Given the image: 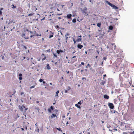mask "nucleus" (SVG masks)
I'll return each instance as SVG.
<instances>
[{
  "mask_svg": "<svg viewBox=\"0 0 134 134\" xmlns=\"http://www.w3.org/2000/svg\"><path fill=\"white\" fill-rule=\"evenodd\" d=\"M30 33L31 34L32 32L31 31H29L28 30H26V31H24L22 35V36L24 37L25 39H27L29 38V34Z\"/></svg>",
  "mask_w": 134,
  "mask_h": 134,
  "instance_id": "obj_1",
  "label": "nucleus"
},
{
  "mask_svg": "<svg viewBox=\"0 0 134 134\" xmlns=\"http://www.w3.org/2000/svg\"><path fill=\"white\" fill-rule=\"evenodd\" d=\"M105 2L107 3L109 5L111 6V7H112L113 8L115 9H118V8L115 6L114 5L111 3L110 2H109L108 1H105Z\"/></svg>",
  "mask_w": 134,
  "mask_h": 134,
  "instance_id": "obj_2",
  "label": "nucleus"
},
{
  "mask_svg": "<svg viewBox=\"0 0 134 134\" xmlns=\"http://www.w3.org/2000/svg\"><path fill=\"white\" fill-rule=\"evenodd\" d=\"M19 109L22 111H23V109L24 108L25 109V112L26 110H27L28 109L27 108H26L25 106H24L23 105H22V106L19 105Z\"/></svg>",
  "mask_w": 134,
  "mask_h": 134,
  "instance_id": "obj_3",
  "label": "nucleus"
},
{
  "mask_svg": "<svg viewBox=\"0 0 134 134\" xmlns=\"http://www.w3.org/2000/svg\"><path fill=\"white\" fill-rule=\"evenodd\" d=\"M41 34H38L36 33V31H35L34 32V35H31L30 36V37L31 38H32L33 36H41Z\"/></svg>",
  "mask_w": 134,
  "mask_h": 134,
  "instance_id": "obj_4",
  "label": "nucleus"
},
{
  "mask_svg": "<svg viewBox=\"0 0 134 134\" xmlns=\"http://www.w3.org/2000/svg\"><path fill=\"white\" fill-rule=\"evenodd\" d=\"M108 106L111 109H113L114 108V106L113 104L111 103H108Z\"/></svg>",
  "mask_w": 134,
  "mask_h": 134,
  "instance_id": "obj_5",
  "label": "nucleus"
},
{
  "mask_svg": "<svg viewBox=\"0 0 134 134\" xmlns=\"http://www.w3.org/2000/svg\"><path fill=\"white\" fill-rule=\"evenodd\" d=\"M77 59L76 57V56H74L72 57V58L71 59V62H72V63L76 62L77 61Z\"/></svg>",
  "mask_w": 134,
  "mask_h": 134,
  "instance_id": "obj_6",
  "label": "nucleus"
},
{
  "mask_svg": "<svg viewBox=\"0 0 134 134\" xmlns=\"http://www.w3.org/2000/svg\"><path fill=\"white\" fill-rule=\"evenodd\" d=\"M87 8L86 7H85L84 9L82 10V13L85 14H87L86 11L87 10Z\"/></svg>",
  "mask_w": 134,
  "mask_h": 134,
  "instance_id": "obj_7",
  "label": "nucleus"
},
{
  "mask_svg": "<svg viewBox=\"0 0 134 134\" xmlns=\"http://www.w3.org/2000/svg\"><path fill=\"white\" fill-rule=\"evenodd\" d=\"M72 16V15L70 14H68L66 16H65V18H67L68 19H70Z\"/></svg>",
  "mask_w": 134,
  "mask_h": 134,
  "instance_id": "obj_8",
  "label": "nucleus"
},
{
  "mask_svg": "<svg viewBox=\"0 0 134 134\" xmlns=\"http://www.w3.org/2000/svg\"><path fill=\"white\" fill-rule=\"evenodd\" d=\"M77 47L80 49H81L83 47V46L82 45H81L80 44H78L77 45Z\"/></svg>",
  "mask_w": 134,
  "mask_h": 134,
  "instance_id": "obj_9",
  "label": "nucleus"
},
{
  "mask_svg": "<svg viewBox=\"0 0 134 134\" xmlns=\"http://www.w3.org/2000/svg\"><path fill=\"white\" fill-rule=\"evenodd\" d=\"M104 98L105 99H108L109 98V97L107 94H105L104 96Z\"/></svg>",
  "mask_w": 134,
  "mask_h": 134,
  "instance_id": "obj_10",
  "label": "nucleus"
},
{
  "mask_svg": "<svg viewBox=\"0 0 134 134\" xmlns=\"http://www.w3.org/2000/svg\"><path fill=\"white\" fill-rule=\"evenodd\" d=\"M125 72H122V73H121L119 75V77L120 78H122V76H124V75L125 74Z\"/></svg>",
  "mask_w": 134,
  "mask_h": 134,
  "instance_id": "obj_11",
  "label": "nucleus"
},
{
  "mask_svg": "<svg viewBox=\"0 0 134 134\" xmlns=\"http://www.w3.org/2000/svg\"><path fill=\"white\" fill-rule=\"evenodd\" d=\"M43 56L44 57V58L42 59V61L45 60L46 59V57L45 56L44 54L43 53L41 55V56L42 57Z\"/></svg>",
  "mask_w": 134,
  "mask_h": 134,
  "instance_id": "obj_12",
  "label": "nucleus"
},
{
  "mask_svg": "<svg viewBox=\"0 0 134 134\" xmlns=\"http://www.w3.org/2000/svg\"><path fill=\"white\" fill-rule=\"evenodd\" d=\"M79 38H78L76 41H77V42H79L81 41V35L80 36H79Z\"/></svg>",
  "mask_w": 134,
  "mask_h": 134,
  "instance_id": "obj_13",
  "label": "nucleus"
},
{
  "mask_svg": "<svg viewBox=\"0 0 134 134\" xmlns=\"http://www.w3.org/2000/svg\"><path fill=\"white\" fill-rule=\"evenodd\" d=\"M53 15V14L52 15L50 14V15L48 16V19L49 20H51L52 18V15Z\"/></svg>",
  "mask_w": 134,
  "mask_h": 134,
  "instance_id": "obj_14",
  "label": "nucleus"
},
{
  "mask_svg": "<svg viewBox=\"0 0 134 134\" xmlns=\"http://www.w3.org/2000/svg\"><path fill=\"white\" fill-rule=\"evenodd\" d=\"M19 79L20 80H21L22 79V78L21 76H22V74H20L19 75Z\"/></svg>",
  "mask_w": 134,
  "mask_h": 134,
  "instance_id": "obj_15",
  "label": "nucleus"
},
{
  "mask_svg": "<svg viewBox=\"0 0 134 134\" xmlns=\"http://www.w3.org/2000/svg\"><path fill=\"white\" fill-rule=\"evenodd\" d=\"M56 116V115L55 114H52L51 116V118H53V117H55Z\"/></svg>",
  "mask_w": 134,
  "mask_h": 134,
  "instance_id": "obj_16",
  "label": "nucleus"
},
{
  "mask_svg": "<svg viewBox=\"0 0 134 134\" xmlns=\"http://www.w3.org/2000/svg\"><path fill=\"white\" fill-rule=\"evenodd\" d=\"M47 69L48 70H49L51 69V67L48 64L47 65Z\"/></svg>",
  "mask_w": 134,
  "mask_h": 134,
  "instance_id": "obj_17",
  "label": "nucleus"
},
{
  "mask_svg": "<svg viewBox=\"0 0 134 134\" xmlns=\"http://www.w3.org/2000/svg\"><path fill=\"white\" fill-rule=\"evenodd\" d=\"M113 27L112 26H110L109 27V29L110 30H112L113 29Z\"/></svg>",
  "mask_w": 134,
  "mask_h": 134,
  "instance_id": "obj_18",
  "label": "nucleus"
},
{
  "mask_svg": "<svg viewBox=\"0 0 134 134\" xmlns=\"http://www.w3.org/2000/svg\"><path fill=\"white\" fill-rule=\"evenodd\" d=\"M59 90H58V91L57 92H56V94L55 95V97H57L58 96V93H59Z\"/></svg>",
  "mask_w": 134,
  "mask_h": 134,
  "instance_id": "obj_19",
  "label": "nucleus"
},
{
  "mask_svg": "<svg viewBox=\"0 0 134 134\" xmlns=\"http://www.w3.org/2000/svg\"><path fill=\"white\" fill-rule=\"evenodd\" d=\"M75 106L76 107H77L79 109H80L81 108V107L79 105L77 104H75Z\"/></svg>",
  "mask_w": 134,
  "mask_h": 134,
  "instance_id": "obj_20",
  "label": "nucleus"
},
{
  "mask_svg": "<svg viewBox=\"0 0 134 134\" xmlns=\"http://www.w3.org/2000/svg\"><path fill=\"white\" fill-rule=\"evenodd\" d=\"M71 89V87L70 86H68L66 87V90H67L68 91H69Z\"/></svg>",
  "mask_w": 134,
  "mask_h": 134,
  "instance_id": "obj_21",
  "label": "nucleus"
},
{
  "mask_svg": "<svg viewBox=\"0 0 134 134\" xmlns=\"http://www.w3.org/2000/svg\"><path fill=\"white\" fill-rule=\"evenodd\" d=\"M11 7L12 8H16V6H15L14 5L12 4L11 5Z\"/></svg>",
  "mask_w": 134,
  "mask_h": 134,
  "instance_id": "obj_22",
  "label": "nucleus"
},
{
  "mask_svg": "<svg viewBox=\"0 0 134 134\" xmlns=\"http://www.w3.org/2000/svg\"><path fill=\"white\" fill-rule=\"evenodd\" d=\"M101 24L100 23H98L97 24V26L98 27H101Z\"/></svg>",
  "mask_w": 134,
  "mask_h": 134,
  "instance_id": "obj_23",
  "label": "nucleus"
},
{
  "mask_svg": "<svg viewBox=\"0 0 134 134\" xmlns=\"http://www.w3.org/2000/svg\"><path fill=\"white\" fill-rule=\"evenodd\" d=\"M34 13H33V12L31 13L30 14H29L28 16H32L33 15H34Z\"/></svg>",
  "mask_w": 134,
  "mask_h": 134,
  "instance_id": "obj_24",
  "label": "nucleus"
},
{
  "mask_svg": "<svg viewBox=\"0 0 134 134\" xmlns=\"http://www.w3.org/2000/svg\"><path fill=\"white\" fill-rule=\"evenodd\" d=\"M72 22L73 23H75L76 22V19L75 18L74 19H73L72 20Z\"/></svg>",
  "mask_w": 134,
  "mask_h": 134,
  "instance_id": "obj_25",
  "label": "nucleus"
},
{
  "mask_svg": "<svg viewBox=\"0 0 134 134\" xmlns=\"http://www.w3.org/2000/svg\"><path fill=\"white\" fill-rule=\"evenodd\" d=\"M3 8H0V15H1L2 14V12L1 11V10H3Z\"/></svg>",
  "mask_w": 134,
  "mask_h": 134,
  "instance_id": "obj_26",
  "label": "nucleus"
},
{
  "mask_svg": "<svg viewBox=\"0 0 134 134\" xmlns=\"http://www.w3.org/2000/svg\"><path fill=\"white\" fill-rule=\"evenodd\" d=\"M84 64H84V63H83V62H81V64L79 65V67H80V66H81V65H83Z\"/></svg>",
  "mask_w": 134,
  "mask_h": 134,
  "instance_id": "obj_27",
  "label": "nucleus"
},
{
  "mask_svg": "<svg viewBox=\"0 0 134 134\" xmlns=\"http://www.w3.org/2000/svg\"><path fill=\"white\" fill-rule=\"evenodd\" d=\"M82 79L83 81H85L86 80V79L85 77H83L82 78Z\"/></svg>",
  "mask_w": 134,
  "mask_h": 134,
  "instance_id": "obj_28",
  "label": "nucleus"
},
{
  "mask_svg": "<svg viewBox=\"0 0 134 134\" xmlns=\"http://www.w3.org/2000/svg\"><path fill=\"white\" fill-rule=\"evenodd\" d=\"M57 52L58 54H59L60 53V51L59 50H57Z\"/></svg>",
  "mask_w": 134,
  "mask_h": 134,
  "instance_id": "obj_29",
  "label": "nucleus"
},
{
  "mask_svg": "<svg viewBox=\"0 0 134 134\" xmlns=\"http://www.w3.org/2000/svg\"><path fill=\"white\" fill-rule=\"evenodd\" d=\"M35 85H34V86H31V87H30V89H31V88H34V87H35Z\"/></svg>",
  "mask_w": 134,
  "mask_h": 134,
  "instance_id": "obj_30",
  "label": "nucleus"
},
{
  "mask_svg": "<svg viewBox=\"0 0 134 134\" xmlns=\"http://www.w3.org/2000/svg\"><path fill=\"white\" fill-rule=\"evenodd\" d=\"M48 110L49 113H51V109H50V108L48 109Z\"/></svg>",
  "mask_w": 134,
  "mask_h": 134,
  "instance_id": "obj_31",
  "label": "nucleus"
},
{
  "mask_svg": "<svg viewBox=\"0 0 134 134\" xmlns=\"http://www.w3.org/2000/svg\"><path fill=\"white\" fill-rule=\"evenodd\" d=\"M50 109L52 110H53L54 109L53 108L52 106L51 107Z\"/></svg>",
  "mask_w": 134,
  "mask_h": 134,
  "instance_id": "obj_32",
  "label": "nucleus"
},
{
  "mask_svg": "<svg viewBox=\"0 0 134 134\" xmlns=\"http://www.w3.org/2000/svg\"><path fill=\"white\" fill-rule=\"evenodd\" d=\"M53 55H54V57H56V58L57 57V55L56 54H55L53 53Z\"/></svg>",
  "mask_w": 134,
  "mask_h": 134,
  "instance_id": "obj_33",
  "label": "nucleus"
},
{
  "mask_svg": "<svg viewBox=\"0 0 134 134\" xmlns=\"http://www.w3.org/2000/svg\"><path fill=\"white\" fill-rule=\"evenodd\" d=\"M133 108H134V106H133L131 108V110L132 111H133L134 110V109H133Z\"/></svg>",
  "mask_w": 134,
  "mask_h": 134,
  "instance_id": "obj_34",
  "label": "nucleus"
},
{
  "mask_svg": "<svg viewBox=\"0 0 134 134\" xmlns=\"http://www.w3.org/2000/svg\"><path fill=\"white\" fill-rule=\"evenodd\" d=\"M35 109H36L37 110L38 112H39V110H40V109H39V108H35Z\"/></svg>",
  "mask_w": 134,
  "mask_h": 134,
  "instance_id": "obj_35",
  "label": "nucleus"
},
{
  "mask_svg": "<svg viewBox=\"0 0 134 134\" xmlns=\"http://www.w3.org/2000/svg\"><path fill=\"white\" fill-rule=\"evenodd\" d=\"M39 81L40 82H41L43 81V80L42 79H40Z\"/></svg>",
  "mask_w": 134,
  "mask_h": 134,
  "instance_id": "obj_36",
  "label": "nucleus"
},
{
  "mask_svg": "<svg viewBox=\"0 0 134 134\" xmlns=\"http://www.w3.org/2000/svg\"><path fill=\"white\" fill-rule=\"evenodd\" d=\"M81 101H80L79 102H78L77 103V104H81Z\"/></svg>",
  "mask_w": 134,
  "mask_h": 134,
  "instance_id": "obj_37",
  "label": "nucleus"
},
{
  "mask_svg": "<svg viewBox=\"0 0 134 134\" xmlns=\"http://www.w3.org/2000/svg\"><path fill=\"white\" fill-rule=\"evenodd\" d=\"M107 59V58L106 57H104L103 58V60H105Z\"/></svg>",
  "mask_w": 134,
  "mask_h": 134,
  "instance_id": "obj_38",
  "label": "nucleus"
},
{
  "mask_svg": "<svg viewBox=\"0 0 134 134\" xmlns=\"http://www.w3.org/2000/svg\"><path fill=\"white\" fill-rule=\"evenodd\" d=\"M57 129L59 131H62L61 130L60 128H59V129L57 128Z\"/></svg>",
  "mask_w": 134,
  "mask_h": 134,
  "instance_id": "obj_39",
  "label": "nucleus"
},
{
  "mask_svg": "<svg viewBox=\"0 0 134 134\" xmlns=\"http://www.w3.org/2000/svg\"><path fill=\"white\" fill-rule=\"evenodd\" d=\"M68 90H66L65 89V93H67L68 92Z\"/></svg>",
  "mask_w": 134,
  "mask_h": 134,
  "instance_id": "obj_40",
  "label": "nucleus"
},
{
  "mask_svg": "<svg viewBox=\"0 0 134 134\" xmlns=\"http://www.w3.org/2000/svg\"><path fill=\"white\" fill-rule=\"evenodd\" d=\"M23 47L25 49H26L27 48V47L25 46H24Z\"/></svg>",
  "mask_w": 134,
  "mask_h": 134,
  "instance_id": "obj_41",
  "label": "nucleus"
},
{
  "mask_svg": "<svg viewBox=\"0 0 134 134\" xmlns=\"http://www.w3.org/2000/svg\"><path fill=\"white\" fill-rule=\"evenodd\" d=\"M53 36L52 35H51L49 36V38H51L53 37Z\"/></svg>",
  "mask_w": 134,
  "mask_h": 134,
  "instance_id": "obj_42",
  "label": "nucleus"
},
{
  "mask_svg": "<svg viewBox=\"0 0 134 134\" xmlns=\"http://www.w3.org/2000/svg\"><path fill=\"white\" fill-rule=\"evenodd\" d=\"M114 113H117L118 114H119V113H118V112L117 111H115V110L114 111Z\"/></svg>",
  "mask_w": 134,
  "mask_h": 134,
  "instance_id": "obj_43",
  "label": "nucleus"
},
{
  "mask_svg": "<svg viewBox=\"0 0 134 134\" xmlns=\"http://www.w3.org/2000/svg\"><path fill=\"white\" fill-rule=\"evenodd\" d=\"M37 131L38 132H39V129L38 128L37 129Z\"/></svg>",
  "mask_w": 134,
  "mask_h": 134,
  "instance_id": "obj_44",
  "label": "nucleus"
},
{
  "mask_svg": "<svg viewBox=\"0 0 134 134\" xmlns=\"http://www.w3.org/2000/svg\"><path fill=\"white\" fill-rule=\"evenodd\" d=\"M96 52H97V53L99 54V51L98 50L96 51Z\"/></svg>",
  "mask_w": 134,
  "mask_h": 134,
  "instance_id": "obj_45",
  "label": "nucleus"
},
{
  "mask_svg": "<svg viewBox=\"0 0 134 134\" xmlns=\"http://www.w3.org/2000/svg\"><path fill=\"white\" fill-rule=\"evenodd\" d=\"M45 19V18L44 17L42 19H41V20H44V19Z\"/></svg>",
  "mask_w": 134,
  "mask_h": 134,
  "instance_id": "obj_46",
  "label": "nucleus"
},
{
  "mask_svg": "<svg viewBox=\"0 0 134 134\" xmlns=\"http://www.w3.org/2000/svg\"><path fill=\"white\" fill-rule=\"evenodd\" d=\"M57 63H58V62H56L55 63V65H58V64H57Z\"/></svg>",
  "mask_w": 134,
  "mask_h": 134,
  "instance_id": "obj_47",
  "label": "nucleus"
},
{
  "mask_svg": "<svg viewBox=\"0 0 134 134\" xmlns=\"http://www.w3.org/2000/svg\"><path fill=\"white\" fill-rule=\"evenodd\" d=\"M56 28H59V26L58 25H57L56 26Z\"/></svg>",
  "mask_w": 134,
  "mask_h": 134,
  "instance_id": "obj_48",
  "label": "nucleus"
},
{
  "mask_svg": "<svg viewBox=\"0 0 134 134\" xmlns=\"http://www.w3.org/2000/svg\"><path fill=\"white\" fill-rule=\"evenodd\" d=\"M59 51H60V52L61 53H62L63 52V51L62 50H59Z\"/></svg>",
  "mask_w": 134,
  "mask_h": 134,
  "instance_id": "obj_49",
  "label": "nucleus"
},
{
  "mask_svg": "<svg viewBox=\"0 0 134 134\" xmlns=\"http://www.w3.org/2000/svg\"><path fill=\"white\" fill-rule=\"evenodd\" d=\"M73 41L74 42V43H76V41H75V40L74 39H73Z\"/></svg>",
  "mask_w": 134,
  "mask_h": 134,
  "instance_id": "obj_50",
  "label": "nucleus"
},
{
  "mask_svg": "<svg viewBox=\"0 0 134 134\" xmlns=\"http://www.w3.org/2000/svg\"><path fill=\"white\" fill-rule=\"evenodd\" d=\"M66 35L67 36H68L69 35V34L67 33L66 34V35H65V36H66Z\"/></svg>",
  "mask_w": 134,
  "mask_h": 134,
  "instance_id": "obj_51",
  "label": "nucleus"
},
{
  "mask_svg": "<svg viewBox=\"0 0 134 134\" xmlns=\"http://www.w3.org/2000/svg\"><path fill=\"white\" fill-rule=\"evenodd\" d=\"M87 66H89V67H90V64H87Z\"/></svg>",
  "mask_w": 134,
  "mask_h": 134,
  "instance_id": "obj_52",
  "label": "nucleus"
},
{
  "mask_svg": "<svg viewBox=\"0 0 134 134\" xmlns=\"http://www.w3.org/2000/svg\"><path fill=\"white\" fill-rule=\"evenodd\" d=\"M124 124V122H121V125H123Z\"/></svg>",
  "mask_w": 134,
  "mask_h": 134,
  "instance_id": "obj_53",
  "label": "nucleus"
},
{
  "mask_svg": "<svg viewBox=\"0 0 134 134\" xmlns=\"http://www.w3.org/2000/svg\"><path fill=\"white\" fill-rule=\"evenodd\" d=\"M21 129L22 131H23L24 130V129L23 128H21Z\"/></svg>",
  "mask_w": 134,
  "mask_h": 134,
  "instance_id": "obj_54",
  "label": "nucleus"
},
{
  "mask_svg": "<svg viewBox=\"0 0 134 134\" xmlns=\"http://www.w3.org/2000/svg\"><path fill=\"white\" fill-rule=\"evenodd\" d=\"M43 84H44L45 83H46V82L44 81H43Z\"/></svg>",
  "mask_w": 134,
  "mask_h": 134,
  "instance_id": "obj_55",
  "label": "nucleus"
},
{
  "mask_svg": "<svg viewBox=\"0 0 134 134\" xmlns=\"http://www.w3.org/2000/svg\"><path fill=\"white\" fill-rule=\"evenodd\" d=\"M39 103V101H37L36 102V103Z\"/></svg>",
  "mask_w": 134,
  "mask_h": 134,
  "instance_id": "obj_56",
  "label": "nucleus"
},
{
  "mask_svg": "<svg viewBox=\"0 0 134 134\" xmlns=\"http://www.w3.org/2000/svg\"><path fill=\"white\" fill-rule=\"evenodd\" d=\"M98 57V56H97V55L96 56V57H95V58H96V59H97V58Z\"/></svg>",
  "mask_w": 134,
  "mask_h": 134,
  "instance_id": "obj_57",
  "label": "nucleus"
},
{
  "mask_svg": "<svg viewBox=\"0 0 134 134\" xmlns=\"http://www.w3.org/2000/svg\"><path fill=\"white\" fill-rule=\"evenodd\" d=\"M25 129L26 130H27V127L26 126L25 127Z\"/></svg>",
  "mask_w": 134,
  "mask_h": 134,
  "instance_id": "obj_58",
  "label": "nucleus"
},
{
  "mask_svg": "<svg viewBox=\"0 0 134 134\" xmlns=\"http://www.w3.org/2000/svg\"><path fill=\"white\" fill-rule=\"evenodd\" d=\"M104 82H102V85H104Z\"/></svg>",
  "mask_w": 134,
  "mask_h": 134,
  "instance_id": "obj_59",
  "label": "nucleus"
},
{
  "mask_svg": "<svg viewBox=\"0 0 134 134\" xmlns=\"http://www.w3.org/2000/svg\"><path fill=\"white\" fill-rule=\"evenodd\" d=\"M57 73H58V74H59V71H58L57 70Z\"/></svg>",
  "mask_w": 134,
  "mask_h": 134,
  "instance_id": "obj_60",
  "label": "nucleus"
},
{
  "mask_svg": "<svg viewBox=\"0 0 134 134\" xmlns=\"http://www.w3.org/2000/svg\"><path fill=\"white\" fill-rule=\"evenodd\" d=\"M68 37H66V40H67L68 39Z\"/></svg>",
  "mask_w": 134,
  "mask_h": 134,
  "instance_id": "obj_61",
  "label": "nucleus"
},
{
  "mask_svg": "<svg viewBox=\"0 0 134 134\" xmlns=\"http://www.w3.org/2000/svg\"><path fill=\"white\" fill-rule=\"evenodd\" d=\"M25 58H26V57H23V59H25Z\"/></svg>",
  "mask_w": 134,
  "mask_h": 134,
  "instance_id": "obj_62",
  "label": "nucleus"
},
{
  "mask_svg": "<svg viewBox=\"0 0 134 134\" xmlns=\"http://www.w3.org/2000/svg\"><path fill=\"white\" fill-rule=\"evenodd\" d=\"M103 76H104V77H105V76H106V75L105 74V75H103Z\"/></svg>",
  "mask_w": 134,
  "mask_h": 134,
  "instance_id": "obj_63",
  "label": "nucleus"
},
{
  "mask_svg": "<svg viewBox=\"0 0 134 134\" xmlns=\"http://www.w3.org/2000/svg\"><path fill=\"white\" fill-rule=\"evenodd\" d=\"M57 10L58 11H60V10H59V9H57Z\"/></svg>",
  "mask_w": 134,
  "mask_h": 134,
  "instance_id": "obj_64",
  "label": "nucleus"
}]
</instances>
